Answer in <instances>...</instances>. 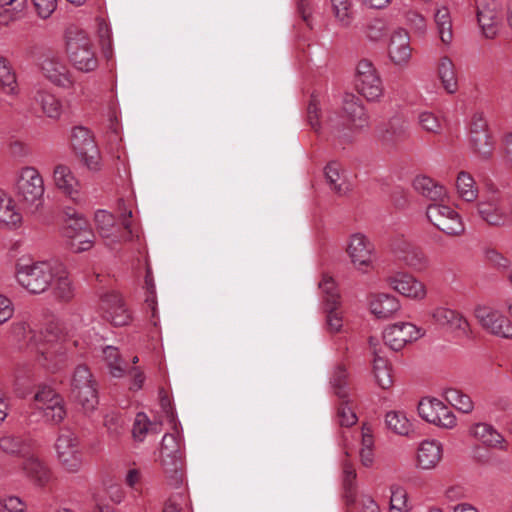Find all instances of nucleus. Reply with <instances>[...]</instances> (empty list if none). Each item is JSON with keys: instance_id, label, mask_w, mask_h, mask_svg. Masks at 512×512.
<instances>
[{"instance_id": "nucleus-64", "label": "nucleus", "mask_w": 512, "mask_h": 512, "mask_svg": "<svg viewBox=\"0 0 512 512\" xmlns=\"http://www.w3.org/2000/svg\"><path fill=\"white\" fill-rule=\"evenodd\" d=\"M485 255L490 265L497 269L507 270L511 265L510 260L495 249L486 250Z\"/></svg>"}, {"instance_id": "nucleus-39", "label": "nucleus", "mask_w": 512, "mask_h": 512, "mask_svg": "<svg viewBox=\"0 0 512 512\" xmlns=\"http://www.w3.org/2000/svg\"><path fill=\"white\" fill-rule=\"evenodd\" d=\"M456 187L459 196L463 200L472 202L477 198L478 190L475 186V180L468 172H459L456 180Z\"/></svg>"}, {"instance_id": "nucleus-11", "label": "nucleus", "mask_w": 512, "mask_h": 512, "mask_svg": "<svg viewBox=\"0 0 512 512\" xmlns=\"http://www.w3.org/2000/svg\"><path fill=\"white\" fill-rule=\"evenodd\" d=\"M71 146L87 168L98 169L99 151L89 129L83 126L74 127L71 134Z\"/></svg>"}, {"instance_id": "nucleus-27", "label": "nucleus", "mask_w": 512, "mask_h": 512, "mask_svg": "<svg viewBox=\"0 0 512 512\" xmlns=\"http://www.w3.org/2000/svg\"><path fill=\"white\" fill-rule=\"evenodd\" d=\"M442 458V446L435 440L423 441L417 452V464L422 469L434 468Z\"/></svg>"}, {"instance_id": "nucleus-53", "label": "nucleus", "mask_w": 512, "mask_h": 512, "mask_svg": "<svg viewBox=\"0 0 512 512\" xmlns=\"http://www.w3.org/2000/svg\"><path fill=\"white\" fill-rule=\"evenodd\" d=\"M56 279V284L54 288L55 296L62 301H69L74 296V289L69 277L64 275H57L54 278Z\"/></svg>"}, {"instance_id": "nucleus-6", "label": "nucleus", "mask_w": 512, "mask_h": 512, "mask_svg": "<svg viewBox=\"0 0 512 512\" xmlns=\"http://www.w3.org/2000/svg\"><path fill=\"white\" fill-rule=\"evenodd\" d=\"M96 382L89 368L79 365L75 368L71 382V397L85 412H92L98 405Z\"/></svg>"}, {"instance_id": "nucleus-62", "label": "nucleus", "mask_w": 512, "mask_h": 512, "mask_svg": "<svg viewBox=\"0 0 512 512\" xmlns=\"http://www.w3.org/2000/svg\"><path fill=\"white\" fill-rule=\"evenodd\" d=\"M182 454L178 439L173 434H165L160 448V455Z\"/></svg>"}, {"instance_id": "nucleus-44", "label": "nucleus", "mask_w": 512, "mask_h": 512, "mask_svg": "<svg viewBox=\"0 0 512 512\" xmlns=\"http://www.w3.org/2000/svg\"><path fill=\"white\" fill-rule=\"evenodd\" d=\"M67 219L66 224L63 228V235L66 239L73 237L77 232H82L78 227L90 226L87 219L82 214L75 212L72 209H68L65 212Z\"/></svg>"}, {"instance_id": "nucleus-4", "label": "nucleus", "mask_w": 512, "mask_h": 512, "mask_svg": "<svg viewBox=\"0 0 512 512\" xmlns=\"http://www.w3.org/2000/svg\"><path fill=\"white\" fill-rule=\"evenodd\" d=\"M55 277L54 267L47 261H38L30 264L18 263L16 266L18 283L32 294L45 292Z\"/></svg>"}, {"instance_id": "nucleus-36", "label": "nucleus", "mask_w": 512, "mask_h": 512, "mask_svg": "<svg viewBox=\"0 0 512 512\" xmlns=\"http://www.w3.org/2000/svg\"><path fill=\"white\" fill-rule=\"evenodd\" d=\"M35 101L47 117L52 119H58L60 117L62 105L55 95L46 91H38L35 95Z\"/></svg>"}, {"instance_id": "nucleus-1", "label": "nucleus", "mask_w": 512, "mask_h": 512, "mask_svg": "<svg viewBox=\"0 0 512 512\" xmlns=\"http://www.w3.org/2000/svg\"><path fill=\"white\" fill-rule=\"evenodd\" d=\"M15 197L24 211L30 214L39 212L44 203V181L39 171L31 166L24 167L17 175Z\"/></svg>"}, {"instance_id": "nucleus-47", "label": "nucleus", "mask_w": 512, "mask_h": 512, "mask_svg": "<svg viewBox=\"0 0 512 512\" xmlns=\"http://www.w3.org/2000/svg\"><path fill=\"white\" fill-rule=\"evenodd\" d=\"M446 400L463 413H469L473 409L471 398L460 390L450 388L445 392Z\"/></svg>"}, {"instance_id": "nucleus-34", "label": "nucleus", "mask_w": 512, "mask_h": 512, "mask_svg": "<svg viewBox=\"0 0 512 512\" xmlns=\"http://www.w3.org/2000/svg\"><path fill=\"white\" fill-rule=\"evenodd\" d=\"M470 433L487 446L496 447L504 441L503 436L487 423H477L470 428Z\"/></svg>"}, {"instance_id": "nucleus-55", "label": "nucleus", "mask_w": 512, "mask_h": 512, "mask_svg": "<svg viewBox=\"0 0 512 512\" xmlns=\"http://www.w3.org/2000/svg\"><path fill=\"white\" fill-rule=\"evenodd\" d=\"M341 400H342V402L340 403V405L337 409V417L339 420V424L342 427L353 426L357 422V416H356L355 412L349 406L348 398L341 399Z\"/></svg>"}, {"instance_id": "nucleus-2", "label": "nucleus", "mask_w": 512, "mask_h": 512, "mask_svg": "<svg viewBox=\"0 0 512 512\" xmlns=\"http://www.w3.org/2000/svg\"><path fill=\"white\" fill-rule=\"evenodd\" d=\"M65 38L66 52L72 65L82 72L94 71L98 67V59L88 34L77 27H70Z\"/></svg>"}, {"instance_id": "nucleus-50", "label": "nucleus", "mask_w": 512, "mask_h": 512, "mask_svg": "<svg viewBox=\"0 0 512 512\" xmlns=\"http://www.w3.org/2000/svg\"><path fill=\"white\" fill-rule=\"evenodd\" d=\"M347 379H348V372L344 365L340 364L336 367L332 379L331 384L334 388L335 394L340 399H346L348 398V392H347Z\"/></svg>"}, {"instance_id": "nucleus-38", "label": "nucleus", "mask_w": 512, "mask_h": 512, "mask_svg": "<svg viewBox=\"0 0 512 512\" xmlns=\"http://www.w3.org/2000/svg\"><path fill=\"white\" fill-rule=\"evenodd\" d=\"M399 258L403 260L408 266L416 270H423L427 266V258L418 247L412 246L408 243L403 244Z\"/></svg>"}, {"instance_id": "nucleus-13", "label": "nucleus", "mask_w": 512, "mask_h": 512, "mask_svg": "<svg viewBox=\"0 0 512 512\" xmlns=\"http://www.w3.org/2000/svg\"><path fill=\"white\" fill-rule=\"evenodd\" d=\"M470 146L483 160H489L495 149V142L488 131V125L481 113H475L470 125Z\"/></svg>"}, {"instance_id": "nucleus-25", "label": "nucleus", "mask_w": 512, "mask_h": 512, "mask_svg": "<svg viewBox=\"0 0 512 512\" xmlns=\"http://www.w3.org/2000/svg\"><path fill=\"white\" fill-rule=\"evenodd\" d=\"M160 462L167 483L173 487H179L184 480L182 454L160 455Z\"/></svg>"}, {"instance_id": "nucleus-12", "label": "nucleus", "mask_w": 512, "mask_h": 512, "mask_svg": "<svg viewBox=\"0 0 512 512\" xmlns=\"http://www.w3.org/2000/svg\"><path fill=\"white\" fill-rule=\"evenodd\" d=\"M355 87L368 101L378 100L383 95L382 81L372 62L367 59L359 61L357 65Z\"/></svg>"}, {"instance_id": "nucleus-23", "label": "nucleus", "mask_w": 512, "mask_h": 512, "mask_svg": "<svg viewBox=\"0 0 512 512\" xmlns=\"http://www.w3.org/2000/svg\"><path fill=\"white\" fill-rule=\"evenodd\" d=\"M347 252L354 265L367 267L371 264L372 247L364 235H352Z\"/></svg>"}, {"instance_id": "nucleus-7", "label": "nucleus", "mask_w": 512, "mask_h": 512, "mask_svg": "<svg viewBox=\"0 0 512 512\" xmlns=\"http://www.w3.org/2000/svg\"><path fill=\"white\" fill-rule=\"evenodd\" d=\"M55 449L61 466L67 472L76 473L81 469L83 454L75 432L68 428L61 429L55 442Z\"/></svg>"}, {"instance_id": "nucleus-14", "label": "nucleus", "mask_w": 512, "mask_h": 512, "mask_svg": "<svg viewBox=\"0 0 512 512\" xmlns=\"http://www.w3.org/2000/svg\"><path fill=\"white\" fill-rule=\"evenodd\" d=\"M418 413L422 419L441 428H453L456 417L453 412L436 398H423L418 404Z\"/></svg>"}, {"instance_id": "nucleus-10", "label": "nucleus", "mask_w": 512, "mask_h": 512, "mask_svg": "<svg viewBox=\"0 0 512 512\" xmlns=\"http://www.w3.org/2000/svg\"><path fill=\"white\" fill-rule=\"evenodd\" d=\"M428 220L448 236H459L465 227L461 216L451 207L439 203H431L426 209Z\"/></svg>"}, {"instance_id": "nucleus-58", "label": "nucleus", "mask_w": 512, "mask_h": 512, "mask_svg": "<svg viewBox=\"0 0 512 512\" xmlns=\"http://www.w3.org/2000/svg\"><path fill=\"white\" fill-rule=\"evenodd\" d=\"M27 4V0H0V7L5 8L10 6V9H5L3 14L7 15L10 21L19 18Z\"/></svg>"}, {"instance_id": "nucleus-48", "label": "nucleus", "mask_w": 512, "mask_h": 512, "mask_svg": "<svg viewBox=\"0 0 512 512\" xmlns=\"http://www.w3.org/2000/svg\"><path fill=\"white\" fill-rule=\"evenodd\" d=\"M0 87H2L7 93H13L16 90L17 82L15 73L8 60L0 56Z\"/></svg>"}, {"instance_id": "nucleus-9", "label": "nucleus", "mask_w": 512, "mask_h": 512, "mask_svg": "<svg viewBox=\"0 0 512 512\" xmlns=\"http://www.w3.org/2000/svg\"><path fill=\"white\" fill-rule=\"evenodd\" d=\"M35 407L41 411L46 422L51 424L61 423L66 415L63 397L46 385L38 386L34 394Z\"/></svg>"}, {"instance_id": "nucleus-5", "label": "nucleus", "mask_w": 512, "mask_h": 512, "mask_svg": "<svg viewBox=\"0 0 512 512\" xmlns=\"http://www.w3.org/2000/svg\"><path fill=\"white\" fill-rule=\"evenodd\" d=\"M62 331L55 324H48L38 338L37 353L39 361L48 369H57L65 359L64 348L60 342Z\"/></svg>"}, {"instance_id": "nucleus-61", "label": "nucleus", "mask_w": 512, "mask_h": 512, "mask_svg": "<svg viewBox=\"0 0 512 512\" xmlns=\"http://www.w3.org/2000/svg\"><path fill=\"white\" fill-rule=\"evenodd\" d=\"M117 210L122 219V224L128 233V236L125 238V240H131L133 237V231L131 229V221H130V218H132V210L127 205L126 201L122 198L118 200Z\"/></svg>"}, {"instance_id": "nucleus-21", "label": "nucleus", "mask_w": 512, "mask_h": 512, "mask_svg": "<svg viewBox=\"0 0 512 512\" xmlns=\"http://www.w3.org/2000/svg\"><path fill=\"white\" fill-rule=\"evenodd\" d=\"M37 448L36 442L28 436L4 435L0 438V449L8 455L26 457Z\"/></svg>"}, {"instance_id": "nucleus-45", "label": "nucleus", "mask_w": 512, "mask_h": 512, "mask_svg": "<svg viewBox=\"0 0 512 512\" xmlns=\"http://www.w3.org/2000/svg\"><path fill=\"white\" fill-rule=\"evenodd\" d=\"M385 422L390 430L400 435H408L411 430V423L401 412H388L385 417Z\"/></svg>"}, {"instance_id": "nucleus-16", "label": "nucleus", "mask_w": 512, "mask_h": 512, "mask_svg": "<svg viewBox=\"0 0 512 512\" xmlns=\"http://www.w3.org/2000/svg\"><path fill=\"white\" fill-rule=\"evenodd\" d=\"M423 335L422 329L412 323L400 322L388 326L383 332V339L393 351L401 350L407 343L419 339Z\"/></svg>"}, {"instance_id": "nucleus-3", "label": "nucleus", "mask_w": 512, "mask_h": 512, "mask_svg": "<svg viewBox=\"0 0 512 512\" xmlns=\"http://www.w3.org/2000/svg\"><path fill=\"white\" fill-rule=\"evenodd\" d=\"M343 115L333 113L328 116L326 124L332 133L340 136L345 128L361 129L368 125L369 116L359 97L345 93L342 100Z\"/></svg>"}, {"instance_id": "nucleus-51", "label": "nucleus", "mask_w": 512, "mask_h": 512, "mask_svg": "<svg viewBox=\"0 0 512 512\" xmlns=\"http://www.w3.org/2000/svg\"><path fill=\"white\" fill-rule=\"evenodd\" d=\"M95 222L98 232L103 238H109L112 235L115 219L111 213L105 210L97 211L95 213Z\"/></svg>"}, {"instance_id": "nucleus-28", "label": "nucleus", "mask_w": 512, "mask_h": 512, "mask_svg": "<svg viewBox=\"0 0 512 512\" xmlns=\"http://www.w3.org/2000/svg\"><path fill=\"white\" fill-rule=\"evenodd\" d=\"M53 178L58 189L62 190L63 193L72 199H76L80 184L68 166L57 165L54 169Z\"/></svg>"}, {"instance_id": "nucleus-32", "label": "nucleus", "mask_w": 512, "mask_h": 512, "mask_svg": "<svg viewBox=\"0 0 512 512\" xmlns=\"http://www.w3.org/2000/svg\"><path fill=\"white\" fill-rule=\"evenodd\" d=\"M413 187L417 192L434 202L443 200L446 197L445 187L427 176H417L413 181Z\"/></svg>"}, {"instance_id": "nucleus-30", "label": "nucleus", "mask_w": 512, "mask_h": 512, "mask_svg": "<svg viewBox=\"0 0 512 512\" xmlns=\"http://www.w3.org/2000/svg\"><path fill=\"white\" fill-rule=\"evenodd\" d=\"M399 309L398 299L389 294L373 295L370 301V310L378 318H389Z\"/></svg>"}, {"instance_id": "nucleus-54", "label": "nucleus", "mask_w": 512, "mask_h": 512, "mask_svg": "<svg viewBox=\"0 0 512 512\" xmlns=\"http://www.w3.org/2000/svg\"><path fill=\"white\" fill-rule=\"evenodd\" d=\"M324 175L326 182L329 184L331 189L338 194L343 193L342 184L339 183L341 176L339 173V164L336 162H330L324 169Z\"/></svg>"}, {"instance_id": "nucleus-49", "label": "nucleus", "mask_w": 512, "mask_h": 512, "mask_svg": "<svg viewBox=\"0 0 512 512\" xmlns=\"http://www.w3.org/2000/svg\"><path fill=\"white\" fill-rule=\"evenodd\" d=\"M408 495L406 490L399 485L391 486L390 512H408Z\"/></svg>"}, {"instance_id": "nucleus-46", "label": "nucleus", "mask_w": 512, "mask_h": 512, "mask_svg": "<svg viewBox=\"0 0 512 512\" xmlns=\"http://www.w3.org/2000/svg\"><path fill=\"white\" fill-rule=\"evenodd\" d=\"M319 288L323 292L324 306L332 305L334 307V305H340V295L332 277L323 276L322 281L319 283Z\"/></svg>"}, {"instance_id": "nucleus-52", "label": "nucleus", "mask_w": 512, "mask_h": 512, "mask_svg": "<svg viewBox=\"0 0 512 512\" xmlns=\"http://www.w3.org/2000/svg\"><path fill=\"white\" fill-rule=\"evenodd\" d=\"M104 425L107 428L109 434L117 438L124 433L126 420L125 417L121 414L111 412L105 415Z\"/></svg>"}, {"instance_id": "nucleus-15", "label": "nucleus", "mask_w": 512, "mask_h": 512, "mask_svg": "<svg viewBox=\"0 0 512 512\" xmlns=\"http://www.w3.org/2000/svg\"><path fill=\"white\" fill-rule=\"evenodd\" d=\"M99 311L102 318L114 326H125L131 320L121 295L115 291L107 292L100 297Z\"/></svg>"}, {"instance_id": "nucleus-35", "label": "nucleus", "mask_w": 512, "mask_h": 512, "mask_svg": "<svg viewBox=\"0 0 512 512\" xmlns=\"http://www.w3.org/2000/svg\"><path fill=\"white\" fill-rule=\"evenodd\" d=\"M78 228L82 232H77L73 237L67 239V245L74 253L90 250L95 243V235L90 226H80Z\"/></svg>"}, {"instance_id": "nucleus-63", "label": "nucleus", "mask_w": 512, "mask_h": 512, "mask_svg": "<svg viewBox=\"0 0 512 512\" xmlns=\"http://www.w3.org/2000/svg\"><path fill=\"white\" fill-rule=\"evenodd\" d=\"M37 15L47 19L57 8V0H32Z\"/></svg>"}, {"instance_id": "nucleus-57", "label": "nucleus", "mask_w": 512, "mask_h": 512, "mask_svg": "<svg viewBox=\"0 0 512 512\" xmlns=\"http://www.w3.org/2000/svg\"><path fill=\"white\" fill-rule=\"evenodd\" d=\"M418 122L421 128L427 132L438 134L442 126L438 117L431 112H422L418 116Z\"/></svg>"}, {"instance_id": "nucleus-60", "label": "nucleus", "mask_w": 512, "mask_h": 512, "mask_svg": "<svg viewBox=\"0 0 512 512\" xmlns=\"http://www.w3.org/2000/svg\"><path fill=\"white\" fill-rule=\"evenodd\" d=\"M367 38L372 41H379L386 35V25L381 19H374L370 21L365 30Z\"/></svg>"}, {"instance_id": "nucleus-59", "label": "nucleus", "mask_w": 512, "mask_h": 512, "mask_svg": "<svg viewBox=\"0 0 512 512\" xmlns=\"http://www.w3.org/2000/svg\"><path fill=\"white\" fill-rule=\"evenodd\" d=\"M339 305H332L330 306H324L325 312L327 314L326 316V324L327 328L331 333L339 332L342 325V317L339 312H337Z\"/></svg>"}, {"instance_id": "nucleus-33", "label": "nucleus", "mask_w": 512, "mask_h": 512, "mask_svg": "<svg viewBox=\"0 0 512 512\" xmlns=\"http://www.w3.org/2000/svg\"><path fill=\"white\" fill-rule=\"evenodd\" d=\"M438 76L441 80L443 88L450 94L458 89V81L452 60L447 56L440 59L438 65Z\"/></svg>"}, {"instance_id": "nucleus-42", "label": "nucleus", "mask_w": 512, "mask_h": 512, "mask_svg": "<svg viewBox=\"0 0 512 512\" xmlns=\"http://www.w3.org/2000/svg\"><path fill=\"white\" fill-rule=\"evenodd\" d=\"M435 23L441 41L444 44H449L452 41L453 33L449 10L446 7H442L436 11Z\"/></svg>"}, {"instance_id": "nucleus-40", "label": "nucleus", "mask_w": 512, "mask_h": 512, "mask_svg": "<svg viewBox=\"0 0 512 512\" xmlns=\"http://www.w3.org/2000/svg\"><path fill=\"white\" fill-rule=\"evenodd\" d=\"M103 357L112 376L122 377L124 375L126 364L122 360L118 348L113 346L105 347L103 349Z\"/></svg>"}, {"instance_id": "nucleus-56", "label": "nucleus", "mask_w": 512, "mask_h": 512, "mask_svg": "<svg viewBox=\"0 0 512 512\" xmlns=\"http://www.w3.org/2000/svg\"><path fill=\"white\" fill-rule=\"evenodd\" d=\"M319 99L315 94H312L307 108V119L311 128L318 132L321 128L320 124V107Z\"/></svg>"}, {"instance_id": "nucleus-29", "label": "nucleus", "mask_w": 512, "mask_h": 512, "mask_svg": "<svg viewBox=\"0 0 512 512\" xmlns=\"http://www.w3.org/2000/svg\"><path fill=\"white\" fill-rule=\"evenodd\" d=\"M477 20L486 38H494L501 25V15L494 8L485 5L478 8Z\"/></svg>"}, {"instance_id": "nucleus-19", "label": "nucleus", "mask_w": 512, "mask_h": 512, "mask_svg": "<svg viewBox=\"0 0 512 512\" xmlns=\"http://www.w3.org/2000/svg\"><path fill=\"white\" fill-rule=\"evenodd\" d=\"M409 135L407 122L400 115L391 117L387 123L379 127V137L387 144L402 143Z\"/></svg>"}, {"instance_id": "nucleus-26", "label": "nucleus", "mask_w": 512, "mask_h": 512, "mask_svg": "<svg viewBox=\"0 0 512 512\" xmlns=\"http://www.w3.org/2000/svg\"><path fill=\"white\" fill-rule=\"evenodd\" d=\"M432 316L439 325L448 326L453 330L460 331L464 335H467L469 332L468 321L454 310L439 307L434 310Z\"/></svg>"}, {"instance_id": "nucleus-18", "label": "nucleus", "mask_w": 512, "mask_h": 512, "mask_svg": "<svg viewBox=\"0 0 512 512\" xmlns=\"http://www.w3.org/2000/svg\"><path fill=\"white\" fill-rule=\"evenodd\" d=\"M386 281L393 290L405 297L423 299L426 295L423 283L407 273H397L388 277Z\"/></svg>"}, {"instance_id": "nucleus-17", "label": "nucleus", "mask_w": 512, "mask_h": 512, "mask_svg": "<svg viewBox=\"0 0 512 512\" xmlns=\"http://www.w3.org/2000/svg\"><path fill=\"white\" fill-rule=\"evenodd\" d=\"M475 317L490 333L502 338H512L511 322L498 311L486 306H478L475 308Z\"/></svg>"}, {"instance_id": "nucleus-24", "label": "nucleus", "mask_w": 512, "mask_h": 512, "mask_svg": "<svg viewBox=\"0 0 512 512\" xmlns=\"http://www.w3.org/2000/svg\"><path fill=\"white\" fill-rule=\"evenodd\" d=\"M22 470L25 475L37 485H44L50 479L47 465L36 456L35 451L23 457Z\"/></svg>"}, {"instance_id": "nucleus-43", "label": "nucleus", "mask_w": 512, "mask_h": 512, "mask_svg": "<svg viewBox=\"0 0 512 512\" xmlns=\"http://www.w3.org/2000/svg\"><path fill=\"white\" fill-rule=\"evenodd\" d=\"M331 4L339 25L348 28L353 21L351 0H331Z\"/></svg>"}, {"instance_id": "nucleus-31", "label": "nucleus", "mask_w": 512, "mask_h": 512, "mask_svg": "<svg viewBox=\"0 0 512 512\" xmlns=\"http://www.w3.org/2000/svg\"><path fill=\"white\" fill-rule=\"evenodd\" d=\"M381 353V349H374L373 374L379 387L389 389L393 385L391 365Z\"/></svg>"}, {"instance_id": "nucleus-8", "label": "nucleus", "mask_w": 512, "mask_h": 512, "mask_svg": "<svg viewBox=\"0 0 512 512\" xmlns=\"http://www.w3.org/2000/svg\"><path fill=\"white\" fill-rule=\"evenodd\" d=\"M39 69L45 79L62 88H72L73 76L64 59L57 52L47 50L38 59Z\"/></svg>"}, {"instance_id": "nucleus-20", "label": "nucleus", "mask_w": 512, "mask_h": 512, "mask_svg": "<svg viewBox=\"0 0 512 512\" xmlns=\"http://www.w3.org/2000/svg\"><path fill=\"white\" fill-rule=\"evenodd\" d=\"M412 54L410 38L404 29L393 33L389 44V57L396 65H405L409 62Z\"/></svg>"}, {"instance_id": "nucleus-37", "label": "nucleus", "mask_w": 512, "mask_h": 512, "mask_svg": "<svg viewBox=\"0 0 512 512\" xmlns=\"http://www.w3.org/2000/svg\"><path fill=\"white\" fill-rule=\"evenodd\" d=\"M21 219V214L14 209L13 199L0 189V223L16 226Z\"/></svg>"}, {"instance_id": "nucleus-22", "label": "nucleus", "mask_w": 512, "mask_h": 512, "mask_svg": "<svg viewBox=\"0 0 512 512\" xmlns=\"http://www.w3.org/2000/svg\"><path fill=\"white\" fill-rule=\"evenodd\" d=\"M477 212L482 220L492 226H502L507 219L501 197H490L487 201L479 202Z\"/></svg>"}, {"instance_id": "nucleus-41", "label": "nucleus", "mask_w": 512, "mask_h": 512, "mask_svg": "<svg viewBox=\"0 0 512 512\" xmlns=\"http://www.w3.org/2000/svg\"><path fill=\"white\" fill-rule=\"evenodd\" d=\"M343 488L346 505L350 506L356 503V471L352 464L345 462L343 466Z\"/></svg>"}]
</instances>
